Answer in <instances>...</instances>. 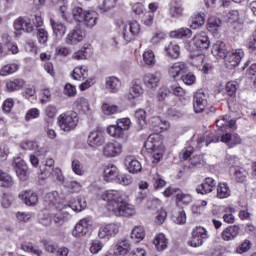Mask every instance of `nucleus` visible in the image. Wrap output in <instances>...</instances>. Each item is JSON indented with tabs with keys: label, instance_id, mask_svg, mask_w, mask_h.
<instances>
[{
	"label": "nucleus",
	"instance_id": "nucleus-59",
	"mask_svg": "<svg viewBox=\"0 0 256 256\" xmlns=\"http://www.w3.org/2000/svg\"><path fill=\"white\" fill-rule=\"evenodd\" d=\"M165 39H167V34L163 31H158L153 34L150 39V43H152V45H159V43H161V41H165Z\"/></svg>",
	"mask_w": 256,
	"mask_h": 256
},
{
	"label": "nucleus",
	"instance_id": "nucleus-55",
	"mask_svg": "<svg viewBox=\"0 0 256 256\" xmlns=\"http://www.w3.org/2000/svg\"><path fill=\"white\" fill-rule=\"evenodd\" d=\"M119 0H98L99 9L101 11H109V9H113Z\"/></svg>",
	"mask_w": 256,
	"mask_h": 256
},
{
	"label": "nucleus",
	"instance_id": "nucleus-61",
	"mask_svg": "<svg viewBox=\"0 0 256 256\" xmlns=\"http://www.w3.org/2000/svg\"><path fill=\"white\" fill-rule=\"evenodd\" d=\"M166 116L168 119H172V121H177V119L183 117V113L175 108H169L166 112Z\"/></svg>",
	"mask_w": 256,
	"mask_h": 256
},
{
	"label": "nucleus",
	"instance_id": "nucleus-52",
	"mask_svg": "<svg viewBox=\"0 0 256 256\" xmlns=\"http://www.w3.org/2000/svg\"><path fill=\"white\" fill-rule=\"evenodd\" d=\"M143 61L145 65H148V67H153V65L157 63V60L155 59V52H153L152 50L144 52Z\"/></svg>",
	"mask_w": 256,
	"mask_h": 256
},
{
	"label": "nucleus",
	"instance_id": "nucleus-27",
	"mask_svg": "<svg viewBox=\"0 0 256 256\" xmlns=\"http://www.w3.org/2000/svg\"><path fill=\"white\" fill-rule=\"evenodd\" d=\"M119 177V169H117V166L113 164H108L105 166L104 169V179L108 183H111L112 181H117Z\"/></svg>",
	"mask_w": 256,
	"mask_h": 256
},
{
	"label": "nucleus",
	"instance_id": "nucleus-3",
	"mask_svg": "<svg viewBox=\"0 0 256 256\" xmlns=\"http://www.w3.org/2000/svg\"><path fill=\"white\" fill-rule=\"evenodd\" d=\"M40 179L52 178L53 181H58L61 185L65 183V176H63V171L59 168H55V160L53 158H46L42 161L40 166Z\"/></svg>",
	"mask_w": 256,
	"mask_h": 256
},
{
	"label": "nucleus",
	"instance_id": "nucleus-20",
	"mask_svg": "<svg viewBox=\"0 0 256 256\" xmlns=\"http://www.w3.org/2000/svg\"><path fill=\"white\" fill-rule=\"evenodd\" d=\"M236 121L231 119V116L225 115V116H220L216 120V127L220 129L221 131H227L228 129H236Z\"/></svg>",
	"mask_w": 256,
	"mask_h": 256
},
{
	"label": "nucleus",
	"instance_id": "nucleus-18",
	"mask_svg": "<svg viewBox=\"0 0 256 256\" xmlns=\"http://www.w3.org/2000/svg\"><path fill=\"white\" fill-rule=\"evenodd\" d=\"M216 185L217 182L215 179L211 177L205 178L204 182L196 188V193H198V195H207V193L213 192V189H215Z\"/></svg>",
	"mask_w": 256,
	"mask_h": 256
},
{
	"label": "nucleus",
	"instance_id": "nucleus-60",
	"mask_svg": "<svg viewBox=\"0 0 256 256\" xmlns=\"http://www.w3.org/2000/svg\"><path fill=\"white\" fill-rule=\"evenodd\" d=\"M135 118L137 119L140 127H143L147 123V112H145L143 109H139L135 112Z\"/></svg>",
	"mask_w": 256,
	"mask_h": 256
},
{
	"label": "nucleus",
	"instance_id": "nucleus-16",
	"mask_svg": "<svg viewBox=\"0 0 256 256\" xmlns=\"http://www.w3.org/2000/svg\"><path fill=\"white\" fill-rule=\"evenodd\" d=\"M243 57H245V53L242 49H238L227 54L224 59L229 67H237V65L241 63V59H243Z\"/></svg>",
	"mask_w": 256,
	"mask_h": 256
},
{
	"label": "nucleus",
	"instance_id": "nucleus-39",
	"mask_svg": "<svg viewBox=\"0 0 256 256\" xmlns=\"http://www.w3.org/2000/svg\"><path fill=\"white\" fill-rule=\"evenodd\" d=\"M153 244L155 245L157 251H165V248L168 245L167 238L165 237V234L160 233L157 236H155L153 240Z\"/></svg>",
	"mask_w": 256,
	"mask_h": 256
},
{
	"label": "nucleus",
	"instance_id": "nucleus-24",
	"mask_svg": "<svg viewBox=\"0 0 256 256\" xmlns=\"http://www.w3.org/2000/svg\"><path fill=\"white\" fill-rule=\"evenodd\" d=\"M5 87L8 93H15V91H21V89L25 87V80L21 78L7 80Z\"/></svg>",
	"mask_w": 256,
	"mask_h": 256
},
{
	"label": "nucleus",
	"instance_id": "nucleus-40",
	"mask_svg": "<svg viewBox=\"0 0 256 256\" xmlns=\"http://www.w3.org/2000/svg\"><path fill=\"white\" fill-rule=\"evenodd\" d=\"M222 23L223 22L221 21V19L215 16H211L208 19L207 29L208 31H210V33H217V31H219V29L221 28Z\"/></svg>",
	"mask_w": 256,
	"mask_h": 256
},
{
	"label": "nucleus",
	"instance_id": "nucleus-63",
	"mask_svg": "<svg viewBox=\"0 0 256 256\" xmlns=\"http://www.w3.org/2000/svg\"><path fill=\"white\" fill-rule=\"evenodd\" d=\"M116 125H118V127L123 129L124 132L129 131V129L131 128V119H129V118H120V119L116 120Z\"/></svg>",
	"mask_w": 256,
	"mask_h": 256
},
{
	"label": "nucleus",
	"instance_id": "nucleus-49",
	"mask_svg": "<svg viewBox=\"0 0 256 256\" xmlns=\"http://www.w3.org/2000/svg\"><path fill=\"white\" fill-rule=\"evenodd\" d=\"M63 185L69 193H79V191H81V183L77 181L67 180L64 181Z\"/></svg>",
	"mask_w": 256,
	"mask_h": 256
},
{
	"label": "nucleus",
	"instance_id": "nucleus-29",
	"mask_svg": "<svg viewBox=\"0 0 256 256\" xmlns=\"http://www.w3.org/2000/svg\"><path fill=\"white\" fill-rule=\"evenodd\" d=\"M50 25L53 30V35L58 39H62L67 33V26L61 22H56L53 18L50 19Z\"/></svg>",
	"mask_w": 256,
	"mask_h": 256
},
{
	"label": "nucleus",
	"instance_id": "nucleus-25",
	"mask_svg": "<svg viewBox=\"0 0 256 256\" xmlns=\"http://www.w3.org/2000/svg\"><path fill=\"white\" fill-rule=\"evenodd\" d=\"M212 55H214V57H218L219 59H225L228 55L227 45L225 42L221 40L216 41L212 48Z\"/></svg>",
	"mask_w": 256,
	"mask_h": 256
},
{
	"label": "nucleus",
	"instance_id": "nucleus-57",
	"mask_svg": "<svg viewBox=\"0 0 256 256\" xmlns=\"http://www.w3.org/2000/svg\"><path fill=\"white\" fill-rule=\"evenodd\" d=\"M193 29H199L205 25V13L198 12L193 18Z\"/></svg>",
	"mask_w": 256,
	"mask_h": 256
},
{
	"label": "nucleus",
	"instance_id": "nucleus-8",
	"mask_svg": "<svg viewBox=\"0 0 256 256\" xmlns=\"http://www.w3.org/2000/svg\"><path fill=\"white\" fill-rule=\"evenodd\" d=\"M13 165L20 181H27L29 179V167L25 163V160L21 157H16L14 158Z\"/></svg>",
	"mask_w": 256,
	"mask_h": 256
},
{
	"label": "nucleus",
	"instance_id": "nucleus-36",
	"mask_svg": "<svg viewBox=\"0 0 256 256\" xmlns=\"http://www.w3.org/2000/svg\"><path fill=\"white\" fill-rule=\"evenodd\" d=\"M106 89H108L110 93H117L119 89H121V81H119L117 77L106 78Z\"/></svg>",
	"mask_w": 256,
	"mask_h": 256
},
{
	"label": "nucleus",
	"instance_id": "nucleus-13",
	"mask_svg": "<svg viewBox=\"0 0 256 256\" xmlns=\"http://www.w3.org/2000/svg\"><path fill=\"white\" fill-rule=\"evenodd\" d=\"M188 69L189 67H187L185 62H176L169 67L168 74L171 79L177 81V78L181 77Z\"/></svg>",
	"mask_w": 256,
	"mask_h": 256
},
{
	"label": "nucleus",
	"instance_id": "nucleus-19",
	"mask_svg": "<svg viewBox=\"0 0 256 256\" xmlns=\"http://www.w3.org/2000/svg\"><path fill=\"white\" fill-rule=\"evenodd\" d=\"M89 233V221L87 219L80 220L74 227L72 231L73 237L77 239L85 237Z\"/></svg>",
	"mask_w": 256,
	"mask_h": 256
},
{
	"label": "nucleus",
	"instance_id": "nucleus-6",
	"mask_svg": "<svg viewBox=\"0 0 256 256\" xmlns=\"http://www.w3.org/2000/svg\"><path fill=\"white\" fill-rule=\"evenodd\" d=\"M205 54H195L193 57V67L203 75H209L213 71V64L205 62Z\"/></svg>",
	"mask_w": 256,
	"mask_h": 256
},
{
	"label": "nucleus",
	"instance_id": "nucleus-7",
	"mask_svg": "<svg viewBox=\"0 0 256 256\" xmlns=\"http://www.w3.org/2000/svg\"><path fill=\"white\" fill-rule=\"evenodd\" d=\"M120 227L121 226L117 223H108L102 225L98 230L99 239H105L106 241H109L111 237H115V235L119 233Z\"/></svg>",
	"mask_w": 256,
	"mask_h": 256
},
{
	"label": "nucleus",
	"instance_id": "nucleus-28",
	"mask_svg": "<svg viewBox=\"0 0 256 256\" xmlns=\"http://www.w3.org/2000/svg\"><path fill=\"white\" fill-rule=\"evenodd\" d=\"M83 37H85L83 30L76 28L67 35L66 43L68 45H76V43L83 41Z\"/></svg>",
	"mask_w": 256,
	"mask_h": 256
},
{
	"label": "nucleus",
	"instance_id": "nucleus-21",
	"mask_svg": "<svg viewBox=\"0 0 256 256\" xmlns=\"http://www.w3.org/2000/svg\"><path fill=\"white\" fill-rule=\"evenodd\" d=\"M144 85L148 89H155L159 87V81H161V72L148 73L144 75Z\"/></svg>",
	"mask_w": 256,
	"mask_h": 256
},
{
	"label": "nucleus",
	"instance_id": "nucleus-26",
	"mask_svg": "<svg viewBox=\"0 0 256 256\" xmlns=\"http://www.w3.org/2000/svg\"><path fill=\"white\" fill-rule=\"evenodd\" d=\"M125 166L129 173H141L143 167L141 166V162L135 159L133 156H128L125 158Z\"/></svg>",
	"mask_w": 256,
	"mask_h": 256
},
{
	"label": "nucleus",
	"instance_id": "nucleus-34",
	"mask_svg": "<svg viewBox=\"0 0 256 256\" xmlns=\"http://www.w3.org/2000/svg\"><path fill=\"white\" fill-rule=\"evenodd\" d=\"M131 251V244L128 240H119L114 247L115 255H127Z\"/></svg>",
	"mask_w": 256,
	"mask_h": 256
},
{
	"label": "nucleus",
	"instance_id": "nucleus-41",
	"mask_svg": "<svg viewBox=\"0 0 256 256\" xmlns=\"http://www.w3.org/2000/svg\"><path fill=\"white\" fill-rule=\"evenodd\" d=\"M19 71V64L10 63L6 64L0 69V76L7 77V75H13V73H17Z\"/></svg>",
	"mask_w": 256,
	"mask_h": 256
},
{
	"label": "nucleus",
	"instance_id": "nucleus-58",
	"mask_svg": "<svg viewBox=\"0 0 256 256\" xmlns=\"http://www.w3.org/2000/svg\"><path fill=\"white\" fill-rule=\"evenodd\" d=\"M172 221L176 223V225H185L187 223V215L185 211L180 210L178 213L172 216Z\"/></svg>",
	"mask_w": 256,
	"mask_h": 256
},
{
	"label": "nucleus",
	"instance_id": "nucleus-47",
	"mask_svg": "<svg viewBox=\"0 0 256 256\" xmlns=\"http://www.w3.org/2000/svg\"><path fill=\"white\" fill-rule=\"evenodd\" d=\"M89 10H85L81 8L80 6H75L72 9V17L74 21H77V23H81L83 19L85 18V15L87 14Z\"/></svg>",
	"mask_w": 256,
	"mask_h": 256
},
{
	"label": "nucleus",
	"instance_id": "nucleus-51",
	"mask_svg": "<svg viewBox=\"0 0 256 256\" xmlns=\"http://www.w3.org/2000/svg\"><path fill=\"white\" fill-rule=\"evenodd\" d=\"M0 187H13V178L11 175L0 171Z\"/></svg>",
	"mask_w": 256,
	"mask_h": 256
},
{
	"label": "nucleus",
	"instance_id": "nucleus-54",
	"mask_svg": "<svg viewBox=\"0 0 256 256\" xmlns=\"http://www.w3.org/2000/svg\"><path fill=\"white\" fill-rule=\"evenodd\" d=\"M36 37L40 45H46L47 41H49V32H47L45 28H38Z\"/></svg>",
	"mask_w": 256,
	"mask_h": 256
},
{
	"label": "nucleus",
	"instance_id": "nucleus-4",
	"mask_svg": "<svg viewBox=\"0 0 256 256\" xmlns=\"http://www.w3.org/2000/svg\"><path fill=\"white\" fill-rule=\"evenodd\" d=\"M57 121L61 131L69 133L77 129V125H79V115H77V112L73 111L66 112L60 114L57 118Z\"/></svg>",
	"mask_w": 256,
	"mask_h": 256
},
{
	"label": "nucleus",
	"instance_id": "nucleus-22",
	"mask_svg": "<svg viewBox=\"0 0 256 256\" xmlns=\"http://www.w3.org/2000/svg\"><path fill=\"white\" fill-rule=\"evenodd\" d=\"M219 141L225 143L230 148L235 147V145H241V137L237 134H231L229 132L219 136Z\"/></svg>",
	"mask_w": 256,
	"mask_h": 256
},
{
	"label": "nucleus",
	"instance_id": "nucleus-5",
	"mask_svg": "<svg viewBox=\"0 0 256 256\" xmlns=\"http://www.w3.org/2000/svg\"><path fill=\"white\" fill-rule=\"evenodd\" d=\"M141 33V24L137 21H131L125 24L122 29V37L125 43H131Z\"/></svg>",
	"mask_w": 256,
	"mask_h": 256
},
{
	"label": "nucleus",
	"instance_id": "nucleus-35",
	"mask_svg": "<svg viewBox=\"0 0 256 256\" xmlns=\"http://www.w3.org/2000/svg\"><path fill=\"white\" fill-rule=\"evenodd\" d=\"M191 35H193V31L185 27L170 32L172 39H190Z\"/></svg>",
	"mask_w": 256,
	"mask_h": 256
},
{
	"label": "nucleus",
	"instance_id": "nucleus-38",
	"mask_svg": "<svg viewBox=\"0 0 256 256\" xmlns=\"http://www.w3.org/2000/svg\"><path fill=\"white\" fill-rule=\"evenodd\" d=\"M217 197L218 199H227V197H231V189L227 183L221 182L218 184Z\"/></svg>",
	"mask_w": 256,
	"mask_h": 256
},
{
	"label": "nucleus",
	"instance_id": "nucleus-53",
	"mask_svg": "<svg viewBox=\"0 0 256 256\" xmlns=\"http://www.w3.org/2000/svg\"><path fill=\"white\" fill-rule=\"evenodd\" d=\"M219 139V136H215V134L210 133L206 135V137H200L198 139V145L205 143L206 147H208L210 143H219Z\"/></svg>",
	"mask_w": 256,
	"mask_h": 256
},
{
	"label": "nucleus",
	"instance_id": "nucleus-64",
	"mask_svg": "<svg viewBox=\"0 0 256 256\" xmlns=\"http://www.w3.org/2000/svg\"><path fill=\"white\" fill-rule=\"evenodd\" d=\"M153 185H154V189H163V187H165V185H167V182H165L163 180L161 175L156 174L153 177Z\"/></svg>",
	"mask_w": 256,
	"mask_h": 256
},
{
	"label": "nucleus",
	"instance_id": "nucleus-1",
	"mask_svg": "<svg viewBox=\"0 0 256 256\" xmlns=\"http://www.w3.org/2000/svg\"><path fill=\"white\" fill-rule=\"evenodd\" d=\"M102 199L107 202V209L116 217H133L135 206L123 198L119 190H107L103 193Z\"/></svg>",
	"mask_w": 256,
	"mask_h": 256
},
{
	"label": "nucleus",
	"instance_id": "nucleus-11",
	"mask_svg": "<svg viewBox=\"0 0 256 256\" xmlns=\"http://www.w3.org/2000/svg\"><path fill=\"white\" fill-rule=\"evenodd\" d=\"M207 107V95L205 90L200 89L194 94V111L195 113H203Z\"/></svg>",
	"mask_w": 256,
	"mask_h": 256
},
{
	"label": "nucleus",
	"instance_id": "nucleus-62",
	"mask_svg": "<svg viewBox=\"0 0 256 256\" xmlns=\"http://www.w3.org/2000/svg\"><path fill=\"white\" fill-rule=\"evenodd\" d=\"M69 214L63 212V211H58L54 217H53V221L56 225H63V223H65V221H67V217Z\"/></svg>",
	"mask_w": 256,
	"mask_h": 256
},
{
	"label": "nucleus",
	"instance_id": "nucleus-31",
	"mask_svg": "<svg viewBox=\"0 0 256 256\" xmlns=\"http://www.w3.org/2000/svg\"><path fill=\"white\" fill-rule=\"evenodd\" d=\"M141 95H143V87L141 84L132 82L129 88V93L127 94L128 101H135V99H138Z\"/></svg>",
	"mask_w": 256,
	"mask_h": 256
},
{
	"label": "nucleus",
	"instance_id": "nucleus-45",
	"mask_svg": "<svg viewBox=\"0 0 256 256\" xmlns=\"http://www.w3.org/2000/svg\"><path fill=\"white\" fill-rule=\"evenodd\" d=\"M21 249L23 251H26V253H32V255H37V256L43 255V251L39 250V248L33 245V243L31 242H23L21 244Z\"/></svg>",
	"mask_w": 256,
	"mask_h": 256
},
{
	"label": "nucleus",
	"instance_id": "nucleus-42",
	"mask_svg": "<svg viewBox=\"0 0 256 256\" xmlns=\"http://www.w3.org/2000/svg\"><path fill=\"white\" fill-rule=\"evenodd\" d=\"M131 239L139 243L145 239V228L143 226H135L131 231Z\"/></svg>",
	"mask_w": 256,
	"mask_h": 256
},
{
	"label": "nucleus",
	"instance_id": "nucleus-56",
	"mask_svg": "<svg viewBox=\"0 0 256 256\" xmlns=\"http://www.w3.org/2000/svg\"><path fill=\"white\" fill-rule=\"evenodd\" d=\"M102 111L104 115H115L116 113H119V106L117 105H111L109 103H103L102 104Z\"/></svg>",
	"mask_w": 256,
	"mask_h": 256
},
{
	"label": "nucleus",
	"instance_id": "nucleus-33",
	"mask_svg": "<svg viewBox=\"0 0 256 256\" xmlns=\"http://www.w3.org/2000/svg\"><path fill=\"white\" fill-rule=\"evenodd\" d=\"M71 76L74 81H85L89 77V70L85 66H77L74 68Z\"/></svg>",
	"mask_w": 256,
	"mask_h": 256
},
{
	"label": "nucleus",
	"instance_id": "nucleus-30",
	"mask_svg": "<svg viewBox=\"0 0 256 256\" xmlns=\"http://www.w3.org/2000/svg\"><path fill=\"white\" fill-rule=\"evenodd\" d=\"M209 44V37L205 32L194 36V45L197 49H200L201 51L209 49Z\"/></svg>",
	"mask_w": 256,
	"mask_h": 256
},
{
	"label": "nucleus",
	"instance_id": "nucleus-46",
	"mask_svg": "<svg viewBox=\"0 0 256 256\" xmlns=\"http://www.w3.org/2000/svg\"><path fill=\"white\" fill-rule=\"evenodd\" d=\"M69 207L79 213L87 208V202L83 198L74 199L73 202H70Z\"/></svg>",
	"mask_w": 256,
	"mask_h": 256
},
{
	"label": "nucleus",
	"instance_id": "nucleus-17",
	"mask_svg": "<svg viewBox=\"0 0 256 256\" xmlns=\"http://www.w3.org/2000/svg\"><path fill=\"white\" fill-rule=\"evenodd\" d=\"M239 233H241V227L239 225H231L222 231L221 237L223 241H233L239 237Z\"/></svg>",
	"mask_w": 256,
	"mask_h": 256
},
{
	"label": "nucleus",
	"instance_id": "nucleus-50",
	"mask_svg": "<svg viewBox=\"0 0 256 256\" xmlns=\"http://www.w3.org/2000/svg\"><path fill=\"white\" fill-rule=\"evenodd\" d=\"M71 167L75 175H78L79 177L85 175V169L83 168V163H81V161L77 159L72 160Z\"/></svg>",
	"mask_w": 256,
	"mask_h": 256
},
{
	"label": "nucleus",
	"instance_id": "nucleus-15",
	"mask_svg": "<svg viewBox=\"0 0 256 256\" xmlns=\"http://www.w3.org/2000/svg\"><path fill=\"white\" fill-rule=\"evenodd\" d=\"M168 15L172 19H181L183 17V6L179 0H170L168 4Z\"/></svg>",
	"mask_w": 256,
	"mask_h": 256
},
{
	"label": "nucleus",
	"instance_id": "nucleus-12",
	"mask_svg": "<svg viewBox=\"0 0 256 256\" xmlns=\"http://www.w3.org/2000/svg\"><path fill=\"white\" fill-rule=\"evenodd\" d=\"M14 29L16 31H24L25 33H33L35 26L31 18L19 17L14 21Z\"/></svg>",
	"mask_w": 256,
	"mask_h": 256
},
{
	"label": "nucleus",
	"instance_id": "nucleus-2",
	"mask_svg": "<svg viewBox=\"0 0 256 256\" xmlns=\"http://www.w3.org/2000/svg\"><path fill=\"white\" fill-rule=\"evenodd\" d=\"M144 147L146 151H150L153 165H157L163 159L165 146H163V140H161L159 133L150 134L144 143Z\"/></svg>",
	"mask_w": 256,
	"mask_h": 256
},
{
	"label": "nucleus",
	"instance_id": "nucleus-48",
	"mask_svg": "<svg viewBox=\"0 0 256 256\" xmlns=\"http://www.w3.org/2000/svg\"><path fill=\"white\" fill-rule=\"evenodd\" d=\"M235 209L231 206H228L223 209V216L222 219L225 223H235Z\"/></svg>",
	"mask_w": 256,
	"mask_h": 256
},
{
	"label": "nucleus",
	"instance_id": "nucleus-9",
	"mask_svg": "<svg viewBox=\"0 0 256 256\" xmlns=\"http://www.w3.org/2000/svg\"><path fill=\"white\" fill-rule=\"evenodd\" d=\"M123 151V146L119 142H108L102 149V155L108 159L119 157Z\"/></svg>",
	"mask_w": 256,
	"mask_h": 256
},
{
	"label": "nucleus",
	"instance_id": "nucleus-44",
	"mask_svg": "<svg viewBox=\"0 0 256 256\" xmlns=\"http://www.w3.org/2000/svg\"><path fill=\"white\" fill-rule=\"evenodd\" d=\"M165 51L168 57H171V59H179V56L181 55V49L179 48V45L174 43H170L165 48Z\"/></svg>",
	"mask_w": 256,
	"mask_h": 256
},
{
	"label": "nucleus",
	"instance_id": "nucleus-32",
	"mask_svg": "<svg viewBox=\"0 0 256 256\" xmlns=\"http://www.w3.org/2000/svg\"><path fill=\"white\" fill-rule=\"evenodd\" d=\"M98 19L99 14H97L93 10H88L81 23H83V25H85L86 27L92 28L95 27V25H97Z\"/></svg>",
	"mask_w": 256,
	"mask_h": 256
},
{
	"label": "nucleus",
	"instance_id": "nucleus-43",
	"mask_svg": "<svg viewBox=\"0 0 256 256\" xmlns=\"http://www.w3.org/2000/svg\"><path fill=\"white\" fill-rule=\"evenodd\" d=\"M107 133L108 135H110L111 137H115L116 139H123V137H125L124 130L120 126H118V124L110 125L107 128Z\"/></svg>",
	"mask_w": 256,
	"mask_h": 256
},
{
	"label": "nucleus",
	"instance_id": "nucleus-23",
	"mask_svg": "<svg viewBox=\"0 0 256 256\" xmlns=\"http://www.w3.org/2000/svg\"><path fill=\"white\" fill-rule=\"evenodd\" d=\"M209 235L207 234V230L201 226L196 227L193 231V247H201L203 245V240L207 239Z\"/></svg>",
	"mask_w": 256,
	"mask_h": 256
},
{
	"label": "nucleus",
	"instance_id": "nucleus-14",
	"mask_svg": "<svg viewBox=\"0 0 256 256\" xmlns=\"http://www.w3.org/2000/svg\"><path fill=\"white\" fill-rule=\"evenodd\" d=\"M18 197L28 207H35L39 203V196L32 190L22 191Z\"/></svg>",
	"mask_w": 256,
	"mask_h": 256
},
{
	"label": "nucleus",
	"instance_id": "nucleus-37",
	"mask_svg": "<svg viewBox=\"0 0 256 256\" xmlns=\"http://www.w3.org/2000/svg\"><path fill=\"white\" fill-rule=\"evenodd\" d=\"M233 177L237 183H245L247 177H249V171L243 167H236Z\"/></svg>",
	"mask_w": 256,
	"mask_h": 256
},
{
	"label": "nucleus",
	"instance_id": "nucleus-10",
	"mask_svg": "<svg viewBox=\"0 0 256 256\" xmlns=\"http://www.w3.org/2000/svg\"><path fill=\"white\" fill-rule=\"evenodd\" d=\"M88 145L94 149L105 145V132L101 130L91 131L88 135Z\"/></svg>",
	"mask_w": 256,
	"mask_h": 256
}]
</instances>
